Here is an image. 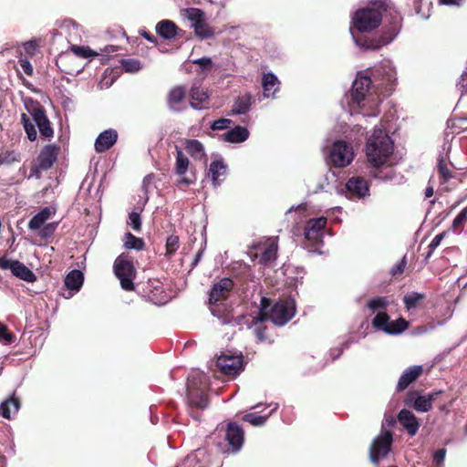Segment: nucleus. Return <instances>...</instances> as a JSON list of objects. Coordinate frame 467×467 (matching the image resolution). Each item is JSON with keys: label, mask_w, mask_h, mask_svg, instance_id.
Instances as JSON below:
<instances>
[{"label": "nucleus", "mask_w": 467, "mask_h": 467, "mask_svg": "<svg viewBox=\"0 0 467 467\" xmlns=\"http://www.w3.org/2000/svg\"><path fill=\"white\" fill-rule=\"evenodd\" d=\"M390 11L399 12L387 0H376L371 6L356 11L352 25L359 32H369L376 29L383 21V26L390 17Z\"/></svg>", "instance_id": "obj_1"}, {"label": "nucleus", "mask_w": 467, "mask_h": 467, "mask_svg": "<svg viewBox=\"0 0 467 467\" xmlns=\"http://www.w3.org/2000/svg\"><path fill=\"white\" fill-rule=\"evenodd\" d=\"M29 115L22 113L21 123L30 141H35L37 138V132L35 124L37 126L40 135L44 139H51L54 135V130L47 118L45 108L39 102L34 103L27 108Z\"/></svg>", "instance_id": "obj_2"}, {"label": "nucleus", "mask_w": 467, "mask_h": 467, "mask_svg": "<svg viewBox=\"0 0 467 467\" xmlns=\"http://www.w3.org/2000/svg\"><path fill=\"white\" fill-rule=\"evenodd\" d=\"M394 150L390 137L381 129H375L366 146L368 161L374 167L383 166Z\"/></svg>", "instance_id": "obj_3"}, {"label": "nucleus", "mask_w": 467, "mask_h": 467, "mask_svg": "<svg viewBox=\"0 0 467 467\" xmlns=\"http://www.w3.org/2000/svg\"><path fill=\"white\" fill-rule=\"evenodd\" d=\"M260 306L259 320L261 322L270 319L277 326H284L290 321L296 314V302L291 298L278 300L268 311L271 306V300L263 296Z\"/></svg>", "instance_id": "obj_4"}, {"label": "nucleus", "mask_w": 467, "mask_h": 467, "mask_svg": "<svg viewBox=\"0 0 467 467\" xmlns=\"http://www.w3.org/2000/svg\"><path fill=\"white\" fill-rule=\"evenodd\" d=\"M390 17L381 29V36L377 38L359 37L357 44L364 49L378 50L390 43L400 33L402 26V17L400 12L390 11Z\"/></svg>", "instance_id": "obj_5"}, {"label": "nucleus", "mask_w": 467, "mask_h": 467, "mask_svg": "<svg viewBox=\"0 0 467 467\" xmlns=\"http://www.w3.org/2000/svg\"><path fill=\"white\" fill-rule=\"evenodd\" d=\"M367 77L371 80L375 95L386 97L391 94L396 82V72L389 61L371 68Z\"/></svg>", "instance_id": "obj_6"}, {"label": "nucleus", "mask_w": 467, "mask_h": 467, "mask_svg": "<svg viewBox=\"0 0 467 467\" xmlns=\"http://www.w3.org/2000/svg\"><path fill=\"white\" fill-rule=\"evenodd\" d=\"M209 382L203 373H195L188 378L187 400L191 407L204 410L209 405Z\"/></svg>", "instance_id": "obj_7"}, {"label": "nucleus", "mask_w": 467, "mask_h": 467, "mask_svg": "<svg viewBox=\"0 0 467 467\" xmlns=\"http://www.w3.org/2000/svg\"><path fill=\"white\" fill-rule=\"evenodd\" d=\"M113 270L116 277L119 280L120 286L126 291H133L135 285L133 280L136 277V268L133 262L129 259V254L122 253L114 262Z\"/></svg>", "instance_id": "obj_8"}, {"label": "nucleus", "mask_w": 467, "mask_h": 467, "mask_svg": "<svg viewBox=\"0 0 467 467\" xmlns=\"http://www.w3.org/2000/svg\"><path fill=\"white\" fill-rule=\"evenodd\" d=\"M353 158L352 146L344 140H337L329 150L327 162L336 168H344L350 164Z\"/></svg>", "instance_id": "obj_9"}, {"label": "nucleus", "mask_w": 467, "mask_h": 467, "mask_svg": "<svg viewBox=\"0 0 467 467\" xmlns=\"http://www.w3.org/2000/svg\"><path fill=\"white\" fill-rule=\"evenodd\" d=\"M393 434L390 431H384L377 436L369 447L370 462L379 465L381 459L386 458L391 450Z\"/></svg>", "instance_id": "obj_10"}, {"label": "nucleus", "mask_w": 467, "mask_h": 467, "mask_svg": "<svg viewBox=\"0 0 467 467\" xmlns=\"http://www.w3.org/2000/svg\"><path fill=\"white\" fill-rule=\"evenodd\" d=\"M244 440V433L243 429L235 422H230L224 431L225 443H218V446L223 453L237 452L242 448Z\"/></svg>", "instance_id": "obj_11"}, {"label": "nucleus", "mask_w": 467, "mask_h": 467, "mask_svg": "<svg viewBox=\"0 0 467 467\" xmlns=\"http://www.w3.org/2000/svg\"><path fill=\"white\" fill-rule=\"evenodd\" d=\"M374 88H372L371 80L367 76H362L355 79L351 88V99L357 103L359 108L364 106V101L368 97H372Z\"/></svg>", "instance_id": "obj_12"}, {"label": "nucleus", "mask_w": 467, "mask_h": 467, "mask_svg": "<svg viewBox=\"0 0 467 467\" xmlns=\"http://www.w3.org/2000/svg\"><path fill=\"white\" fill-rule=\"evenodd\" d=\"M345 195L349 200L369 196V182L361 176L349 178L345 184Z\"/></svg>", "instance_id": "obj_13"}, {"label": "nucleus", "mask_w": 467, "mask_h": 467, "mask_svg": "<svg viewBox=\"0 0 467 467\" xmlns=\"http://www.w3.org/2000/svg\"><path fill=\"white\" fill-rule=\"evenodd\" d=\"M442 391L433 392L428 396L419 395V392L410 391L405 399V405L413 407V409L419 412H428L432 409V402L436 396L441 394Z\"/></svg>", "instance_id": "obj_14"}, {"label": "nucleus", "mask_w": 467, "mask_h": 467, "mask_svg": "<svg viewBox=\"0 0 467 467\" xmlns=\"http://www.w3.org/2000/svg\"><path fill=\"white\" fill-rule=\"evenodd\" d=\"M216 367L223 374L234 377L243 370V357L223 354L218 357Z\"/></svg>", "instance_id": "obj_15"}, {"label": "nucleus", "mask_w": 467, "mask_h": 467, "mask_svg": "<svg viewBox=\"0 0 467 467\" xmlns=\"http://www.w3.org/2000/svg\"><path fill=\"white\" fill-rule=\"evenodd\" d=\"M59 147L56 144H48L45 146L36 159V164L32 168V172L36 173L41 171H47L57 161Z\"/></svg>", "instance_id": "obj_16"}, {"label": "nucleus", "mask_w": 467, "mask_h": 467, "mask_svg": "<svg viewBox=\"0 0 467 467\" xmlns=\"http://www.w3.org/2000/svg\"><path fill=\"white\" fill-rule=\"evenodd\" d=\"M327 222V218L323 216L308 220L305 226V238L313 244H321Z\"/></svg>", "instance_id": "obj_17"}, {"label": "nucleus", "mask_w": 467, "mask_h": 467, "mask_svg": "<svg viewBox=\"0 0 467 467\" xmlns=\"http://www.w3.org/2000/svg\"><path fill=\"white\" fill-rule=\"evenodd\" d=\"M0 268L3 270L10 269L14 275L26 282H34L36 279V275L27 266L17 260L13 261L5 257H1Z\"/></svg>", "instance_id": "obj_18"}, {"label": "nucleus", "mask_w": 467, "mask_h": 467, "mask_svg": "<svg viewBox=\"0 0 467 467\" xmlns=\"http://www.w3.org/2000/svg\"><path fill=\"white\" fill-rule=\"evenodd\" d=\"M234 286V281L228 277L222 278L219 282L213 284L209 293V304L216 305L220 301L226 300Z\"/></svg>", "instance_id": "obj_19"}, {"label": "nucleus", "mask_w": 467, "mask_h": 467, "mask_svg": "<svg viewBox=\"0 0 467 467\" xmlns=\"http://www.w3.org/2000/svg\"><path fill=\"white\" fill-rule=\"evenodd\" d=\"M187 88L184 86L173 87L167 95V104L171 110L181 111L184 107L182 103L186 99Z\"/></svg>", "instance_id": "obj_20"}, {"label": "nucleus", "mask_w": 467, "mask_h": 467, "mask_svg": "<svg viewBox=\"0 0 467 467\" xmlns=\"http://www.w3.org/2000/svg\"><path fill=\"white\" fill-rule=\"evenodd\" d=\"M427 296L424 293L410 292L406 294L403 298L404 308L409 313H413L421 310L425 307V301Z\"/></svg>", "instance_id": "obj_21"}, {"label": "nucleus", "mask_w": 467, "mask_h": 467, "mask_svg": "<svg viewBox=\"0 0 467 467\" xmlns=\"http://www.w3.org/2000/svg\"><path fill=\"white\" fill-rule=\"evenodd\" d=\"M423 372V368L420 365L409 367L401 374L396 390L398 392L405 390L411 383H413Z\"/></svg>", "instance_id": "obj_22"}, {"label": "nucleus", "mask_w": 467, "mask_h": 467, "mask_svg": "<svg viewBox=\"0 0 467 467\" xmlns=\"http://www.w3.org/2000/svg\"><path fill=\"white\" fill-rule=\"evenodd\" d=\"M118 140V132L113 129H109L101 132L95 141V150L99 153L109 150Z\"/></svg>", "instance_id": "obj_23"}, {"label": "nucleus", "mask_w": 467, "mask_h": 467, "mask_svg": "<svg viewBox=\"0 0 467 467\" xmlns=\"http://www.w3.org/2000/svg\"><path fill=\"white\" fill-rule=\"evenodd\" d=\"M398 420L410 436L416 435L420 423L417 417L410 410H401L398 414Z\"/></svg>", "instance_id": "obj_24"}, {"label": "nucleus", "mask_w": 467, "mask_h": 467, "mask_svg": "<svg viewBox=\"0 0 467 467\" xmlns=\"http://www.w3.org/2000/svg\"><path fill=\"white\" fill-rule=\"evenodd\" d=\"M156 32L163 39L170 40L180 36L182 30L171 20H161L156 25Z\"/></svg>", "instance_id": "obj_25"}, {"label": "nucleus", "mask_w": 467, "mask_h": 467, "mask_svg": "<svg viewBox=\"0 0 467 467\" xmlns=\"http://www.w3.org/2000/svg\"><path fill=\"white\" fill-rule=\"evenodd\" d=\"M249 137V131L245 127L236 126L234 129L223 134V140L231 143H240L246 140Z\"/></svg>", "instance_id": "obj_26"}, {"label": "nucleus", "mask_w": 467, "mask_h": 467, "mask_svg": "<svg viewBox=\"0 0 467 467\" xmlns=\"http://www.w3.org/2000/svg\"><path fill=\"white\" fill-rule=\"evenodd\" d=\"M254 101L252 95L249 93L239 96L233 105L232 114L242 115L247 113Z\"/></svg>", "instance_id": "obj_27"}, {"label": "nucleus", "mask_w": 467, "mask_h": 467, "mask_svg": "<svg viewBox=\"0 0 467 467\" xmlns=\"http://www.w3.org/2000/svg\"><path fill=\"white\" fill-rule=\"evenodd\" d=\"M278 244L276 239H268L267 244L261 254L260 264L267 265L275 261Z\"/></svg>", "instance_id": "obj_28"}, {"label": "nucleus", "mask_w": 467, "mask_h": 467, "mask_svg": "<svg viewBox=\"0 0 467 467\" xmlns=\"http://www.w3.org/2000/svg\"><path fill=\"white\" fill-rule=\"evenodd\" d=\"M83 281H84V275H83V273L79 270H72L70 271L67 276L65 277V280H64V284H65V286L72 291V292H78L82 285H83Z\"/></svg>", "instance_id": "obj_29"}, {"label": "nucleus", "mask_w": 467, "mask_h": 467, "mask_svg": "<svg viewBox=\"0 0 467 467\" xmlns=\"http://www.w3.org/2000/svg\"><path fill=\"white\" fill-rule=\"evenodd\" d=\"M280 82L273 73H266L263 76L262 86L264 89V96L266 98L275 97L278 91V85Z\"/></svg>", "instance_id": "obj_30"}, {"label": "nucleus", "mask_w": 467, "mask_h": 467, "mask_svg": "<svg viewBox=\"0 0 467 467\" xmlns=\"http://www.w3.org/2000/svg\"><path fill=\"white\" fill-rule=\"evenodd\" d=\"M191 107L195 109L202 108L203 102L208 99L207 92L201 87L193 86L190 90Z\"/></svg>", "instance_id": "obj_31"}, {"label": "nucleus", "mask_w": 467, "mask_h": 467, "mask_svg": "<svg viewBox=\"0 0 467 467\" xmlns=\"http://www.w3.org/2000/svg\"><path fill=\"white\" fill-rule=\"evenodd\" d=\"M20 400L18 397L16 396L15 392L13 395L3 401L0 405V415L5 419H10L11 418V410L10 407L12 406L14 408V411L16 412L20 409Z\"/></svg>", "instance_id": "obj_32"}, {"label": "nucleus", "mask_w": 467, "mask_h": 467, "mask_svg": "<svg viewBox=\"0 0 467 467\" xmlns=\"http://www.w3.org/2000/svg\"><path fill=\"white\" fill-rule=\"evenodd\" d=\"M184 148L194 160H202L205 157L203 145L197 140H186Z\"/></svg>", "instance_id": "obj_33"}, {"label": "nucleus", "mask_w": 467, "mask_h": 467, "mask_svg": "<svg viewBox=\"0 0 467 467\" xmlns=\"http://www.w3.org/2000/svg\"><path fill=\"white\" fill-rule=\"evenodd\" d=\"M51 216V211L48 207L43 208L39 213L33 216L28 223V228L30 230L40 229Z\"/></svg>", "instance_id": "obj_34"}, {"label": "nucleus", "mask_w": 467, "mask_h": 467, "mask_svg": "<svg viewBox=\"0 0 467 467\" xmlns=\"http://www.w3.org/2000/svg\"><path fill=\"white\" fill-rule=\"evenodd\" d=\"M437 171L441 184L447 183L451 179L454 178V172L449 168L442 157L438 160Z\"/></svg>", "instance_id": "obj_35"}, {"label": "nucleus", "mask_w": 467, "mask_h": 467, "mask_svg": "<svg viewBox=\"0 0 467 467\" xmlns=\"http://www.w3.org/2000/svg\"><path fill=\"white\" fill-rule=\"evenodd\" d=\"M124 247L126 249H133L136 251H142L145 248V242L142 238L137 237L131 233L128 232L124 234L123 238Z\"/></svg>", "instance_id": "obj_36"}, {"label": "nucleus", "mask_w": 467, "mask_h": 467, "mask_svg": "<svg viewBox=\"0 0 467 467\" xmlns=\"http://www.w3.org/2000/svg\"><path fill=\"white\" fill-rule=\"evenodd\" d=\"M226 171V166L222 161H214L210 164L209 173L212 175L213 185L216 187L220 185V176L223 175Z\"/></svg>", "instance_id": "obj_37"}, {"label": "nucleus", "mask_w": 467, "mask_h": 467, "mask_svg": "<svg viewBox=\"0 0 467 467\" xmlns=\"http://www.w3.org/2000/svg\"><path fill=\"white\" fill-rule=\"evenodd\" d=\"M409 326V322L403 317H399L394 321L389 320L388 328L385 329V333L388 335H399L405 331Z\"/></svg>", "instance_id": "obj_38"}, {"label": "nucleus", "mask_w": 467, "mask_h": 467, "mask_svg": "<svg viewBox=\"0 0 467 467\" xmlns=\"http://www.w3.org/2000/svg\"><path fill=\"white\" fill-rule=\"evenodd\" d=\"M190 161L188 157L182 152L181 149L176 146V162L174 171L178 175H183L186 173Z\"/></svg>", "instance_id": "obj_39"}, {"label": "nucleus", "mask_w": 467, "mask_h": 467, "mask_svg": "<svg viewBox=\"0 0 467 467\" xmlns=\"http://www.w3.org/2000/svg\"><path fill=\"white\" fill-rule=\"evenodd\" d=\"M412 6L416 14L422 18H429L431 16V3L427 0H412Z\"/></svg>", "instance_id": "obj_40"}, {"label": "nucleus", "mask_w": 467, "mask_h": 467, "mask_svg": "<svg viewBox=\"0 0 467 467\" xmlns=\"http://www.w3.org/2000/svg\"><path fill=\"white\" fill-rule=\"evenodd\" d=\"M389 316L385 311L379 312L372 319V327L377 330H382L388 328L389 323Z\"/></svg>", "instance_id": "obj_41"}, {"label": "nucleus", "mask_w": 467, "mask_h": 467, "mask_svg": "<svg viewBox=\"0 0 467 467\" xmlns=\"http://www.w3.org/2000/svg\"><path fill=\"white\" fill-rule=\"evenodd\" d=\"M467 222V206L454 218L451 225V230L455 233H461Z\"/></svg>", "instance_id": "obj_42"}, {"label": "nucleus", "mask_w": 467, "mask_h": 467, "mask_svg": "<svg viewBox=\"0 0 467 467\" xmlns=\"http://www.w3.org/2000/svg\"><path fill=\"white\" fill-rule=\"evenodd\" d=\"M192 27L196 36L202 39L212 37L214 35L213 29L205 22V19Z\"/></svg>", "instance_id": "obj_43"}, {"label": "nucleus", "mask_w": 467, "mask_h": 467, "mask_svg": "<svg viewBox=\"0 0 467 467\" xmlns=\"http://www.w3.org/2000/svg\"><path fill=\"white\" fill-rule=\"evenodd\" d=\"M389 304V302L386 296H377L368 300L367 306L374 312L379 309L385 310Z\"/></svg>", "instance_id": "obj_44"}, {"label": "nucleus", "mask_w": 467, "mask_h": 467, "mask_svg": "<svg viewBox=\"0 0 467 467\" xmlns=\"http://www.w3.org/2000/svg\"><path fill=\"white\" fill-rule=\"evenodd\" d=\"M166 256L171 257L180 247L179 236L175 234L169 235L166 239Z\"/></svg>", "instance_id": "obj_45"}, {"label": "nucleus", "mask_w": 467, "mask_h": 467, "mask_svg": "<svg viewBox=\"0 0 467 467\" xmlns=\"http://www.w3.org/2000/svg\"><path fill=\"white\" fill-rule=\"evenodd\" d=\"M70 50L78 57H83V58H88V57H96L98 56L99 54L95 51H93L91 48H89L88 47H84V46H76V45H73L70 47Z\"/></svg>", "instance_id": "obj_46"}, {"label": "nucleus", "mask_w": 467, "mask_h": 467, "mask_svg": "<svg viewBox=\"0 0 467 467\" xmlns=\"http://www.w3.org/2000/svg\"><path fill=\"white\" fill-rule=\"evenodd\" d=\"M185 11L187 13L188 19L192 22V26L200 24V22L205 19L204 13L199 8H188Z\"/></svg>", "instance_id": "obj_47"}, {"label": "nucleus", "mask_w": 467, "mask_h": 467, "mask_svg": "<svg viewBox=\"0 0 467 467\" xmlns=\"http://www.w3.org/2000/svg\"><path fill=\"white\" fill-rule=\"evenodd\" d=\"M120 64L126 72L134 73L140 69V62L133 58H123Z\"/></svg>", "instance_id": "obj_48"}, {"label": "nucleus", "mask_w": 467, "mask_h": 467, "mask_svg": "<svg viewBox=\"0 0 467 467\" xmlns=\"http://www.w3.org/2000/svg\"><path fill=\"white\" fill-rule=\"evenodd\" d=\"M16 339V336L8 329V327L0 322V341L5 344H12Z\"/></svg>", "instance_id": "obj_49"}, {"label": "nucleus", "mask_w": 467, "mask_h": 467, "mask_svg": "<svg viewBox=\"0 0 467 467\" xmlns=\"http://www.w3.org/2000/svg\"><path fill=\"white\" fill-rule=\"evenodd\" d=\"M243 420L254 426H261L266 421L267 417L257 415L255 413H248L243 417Z\"/></svg>", "instance_id": "obj_50"}, {"label": "nucleus", "mask_w": 467, "mask_h": 467, "mask_svg": "<svg viewBox=\"0 0 467 467\" xmlns=\"http://www.w3.org/2000/svg\"><path fill=\"white\" fill-rule=\"evenodd\" d=\"M128 224L131 226V228L135 232H140L141 230V218L140 214L137 212H131L129 214Z\"/></svg>", "instance_id": "obj_51"}, {"label": "nucleus", "mask_w": 467, "mask_h": 467, "mask_svg": "<svg viewBox=\"0 0 467 467\" xmlns=\"http://www.w3.org/2000/svg\"><path fill=\"white\" fill-rule=\"evenodd\" d=\"M406 266L407 259L406 256H403V258L390 269L389 273L393 277L398 278L404 273Z\"/></svg>", "instance_id": "obj_52"}, {"label": "nucleus", "mask_w": 467, "mask_h": 467, "mask_svg": "<svg viewBox=\"0 0 467 467\" xmlns=\"http://www.w3.org/2000/svg\"><path fill=\"white\" fill-rule=\"evenodd\" d=\"M17 63L19 64V66L22 67L23 71L27 76H32L33 75V73H34L33 66L30 63V61L27 59L26 57H25V56H23L21 54V56L18 57Z\"/></svg>", "instance_id": "obj_53"}, {"label": "nucleus", "mask_w": 467, "mask_h": 467, "mask_svg": "<svg viewBox=\"0 0 467 467\" xmlns=\"http://www.w3.org/2000/svg\"><path fill=\"white\" fill-rule=\"evenodd\" d=\"M0 157L2 158L1 161H4L5 164H11L14 161H18V154H16L13 150H6L5 152L0 153Z\"/></svg>", "instance_id": "obj_54"}, {"label": "nucleus", "mask_w": 467, "mask_h": 467, "mask_svg": "<svg viewBox=\"0 0 467 467\" xmlns=\"http://www.w3.org/2000/svg\"><path fill=\"white\" fill-rule=\"evenodd\" d=\"M231 123H232L231 119L222 118V119L214 120L213 122V124L211 125V128L213 130H225V129L229 128Z\"/></svg>", "instance_id": "obj_55"}, {"label": "nucleus", "mask_w": 467, "mask_h": 467, "mask_svg": "<svg viewBox=\"0 0 467 467\" xmlns=\"http://www.w3.org/2000/svg\"><path fill=\"white\" fill-rule=\"evenodd\" d=\"M57 224L56 223H47L43 225V227L40 230V236L43 239H47L48 237L52 236L56 231Z\"/></svg>", "instance_id": "obj_56"}, {"label": "nucleus", "mask_w": 467, "mask_h": 467, "mask_svg": "<svg viewBox=\"0 0 467 467\" xmlns=\"http://www.w3.org/2000/svg\"><path fill=\"white\" fill-rule=\"evenodd\" d=\"M26 54L29 57H33L38 47V44L36 40H29L23 44Z\"/></svg>", "instance_id": "obj_57"}, {"label": "nucleus", "mask_w": 467, "mask_h": 467, "mask_svg": "<svg viewBox=\"0 0 467 467\" xmlns=\"http://www.w3.org/2000/svg\"><path fill=\"white\" fill-rule=\"evenodd\" d=\"M256 337L261 342L270 341V336L267 334V327L260 326L255 328Z\"/></svg>", "instance_id": "obj_58"}, {"label": "nucleus", "mask_w": 467, "mask_h": 467, "mask_svg": "<svg viewBox=\"0 0 467 467\" xmlns=\"http://www.w3.org/2000/svg\"><path fill=\"white\" fill-rule=\"evenodd\" d=\"M446 455V449L441 448L437 450L433 454V463L440 466L443 463Z\"/></svg>", "instance_id": "obj_59"}, {"label": "nucleus", "mask_w": 467, "mask_h": 467, "mask_svg": "<svg viewBox=\"0 0 467 467\" xmlns=\"http://www.w3.org/2000/svg\"><path fill=\"white\" fill-rule=\"evenodd\" d=\"M456 87L462 93H467V72L466 71L462 72V74L460 76V78L457 81Z\"/></svg>", "instance_id": "obj_60"}, {"label": "nucleus", "mask_w": 467, "mask_h": 467, "mask_svg": "<svg viewBox=\"0 0 467 467\" xmlns=\"http://www.w3.org/2000/svg\"><path fill=\"white\" fill-rule=\"evenodd\" d=\"M192 63L200 66L202 69H208V68L212 67V66H213L212 59L207 57L194 59V60H192Z\"/></svg>", "instance_id": "obj_61"}, {"label": "nucleus", "mask_w": 467, "mask_h": 467, "mask_svg": "<svg viewBox=\"0 0 467 467\" xmlns=\"http://www.w3.org/2000/svg\"><path fill=\"white\" fill-rule=\"evenodd\" d=\"M446 235V232H442L439 234H437L433 239L432 241L431 242L429 247L431 251H433L436 247H438L441 242V240L444 238V236Z\"/></svg>", "instance_id": "obj_62"}, {"label": "nucleus", "mask_w": 467, "mask_h": 467, "mask_svg": "<svg viewBox=\"0 0 467 467\" xmlns=\"http://www.w3.org/2000/svg\"><path fill=\"white\" fill-rule=\"evenodd\" d=\"M140 35L154 45L158 43L157 38L151 33L144 29L140 30Z\"/></svg>", "instance_id": "obj_63"}, {"label": "nucleus", "mask_w": 467, "mask_h": 467, "mask_svg": "<svg viewBox=\"0 0 467 467\" xmlns=\"http://www.w3.org/2000/svg\"><path fill=\"white\" fill-rule=\"evenodd\" d=\"M464 0H439L444 5H461Z\"/></svg>", "instance_id": "obj_64"}]
</instances>
